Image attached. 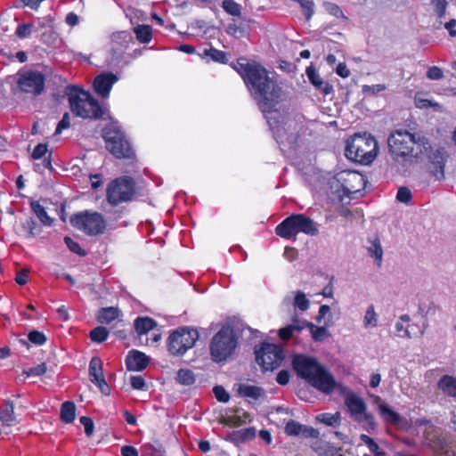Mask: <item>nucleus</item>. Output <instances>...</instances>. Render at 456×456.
Here are the masks:
<instances>
[{
    "label": "nucleus",
    "mask_w": 456,
    "mask_h": 456,
    "mask_svg": "<svg viewBox=\"0 0 456 456\" xmlns=\"http://www.w3.org/2000/svg\"><path fill=\"white\" fill-rule=\"evenodd\" d=\"M236 70L242 77L263 112L275 110L273 108L281 97L282 90L273 77L260 65L238 61Z\"/></svg>",
    "instance_id": "1"
},
{
    "label": "nucleus",
    "mask_w": 456,
    "mask_h": 456,
    "mask_svg": "<svg viewBox=\"0 0 456 456\" xmlns=\"http://www.w3.org/2000/svg\"><path fill=\"white\" fill-rule=\"evenodd\" d=\"M292 365L300 378L326 395L332 393L338 387L331 373L314 357L304 354L295 355Z\"/></svg>",
    "instance_id": "2"
},
{
    "label": "nucleus",
    "mask_w": 456,
    "mask_h": 456,
    "mask_svg": "<svg viewBox=\"0 0 456 456\" xmlns=\"http://www.w3.org/2000/svg\"><path fill=\"white\" fill-rule=\"evenodd\" d=\"M389 151L394 158L399 161H417L423 151H428V142L423 137L406 130H396L388 137Z\"/></svg>",
    "instance_id": "3"
},
{
    "label": "nucleus",
    "mask_w": 456,
    "mask_h": 456,
    "mask_svg": "<svg viewBox=\"0 0 456 456\" xmlns=\"http://www.w3.org/2000/svg\"><path fill=\"white\" fill-rule=\"evenodd\" d=\"M378 152V142L370 134H354L346 140V157L351 161L368 166L375 160Z\"/></svg>",
    "instance_id": "4"
},
{
    "label": "nucleus",
    "mask_w": 456,
    "mask_h": 456,
    "mask_svg": "<svg viewBox=\"0 0 456 456\" xmlns=\"http://www.w3.org/2000/svg\"><path fill=\"white\" fill-rule=\"evenodd\" d=\"M73 114H106L109 108L100 104L89 92L77 86H67L65 91Z\"/></svg>",
    "instance_id": "5"
},
{
    "label": "nucleus",
    "mask_w": 456,
    "mask_h": 456,
    "mask_svg": "<svg viewBox=\"0 0 456 456\" xmlns=\"http://www.w3.org/2000/svg\"><path fill=\"white\" fill-rule=\"evenodd\" d=\"M275 232L281 238L296 240L298 232L316 236L319 229L310 217L304 214H294L278 224Z\"/></svg>",
    "instance_id": "6"
},
{
    "label": "nucleus",
    "mask_w": 456,
    "mask_h": 456,
    "mask_svg": "<svg viewBox=\"0 0 456 456\" xmlns=\"http://www.w3.org/2000/svg\"><path fill=\"white\" fill-rule=\"evenodd\" d=\"M106 149L118 159H132L134 151L117 122L111 121L102 130Z\"/></svg>",
    "instance_id": "7"
},
{
    "label": "nucleus",
    "mask_w": 456,
    "mask_h": 456,
    "mask_svg": "<svg viewBox=\"0 0 456 456\" xmlns=\"http://www.w3.org/2000/svg\"><path fill=\"white\" fill-rule=\"evenodd\" d=\"M136 197V185L131 176L124 175L112 180L106 189V200L111 206L132 201Z\"/></svg>",
    "instance_id": "8"
},
{
    "label": "nucleus",
    "mask_w": 456,
    "mask_h": 456,
    "mask_svg": "<svg viewBox=\"0 0 456 456\" xmlns=\"http://www.w3.org/2000/svg\"><path fill=\"white\" fill-rule=\"evenodd\" d=\"M342 395L345 405L346 406L351 418L366 427L367 430L376 428V421L374 416L368 412L367 404L364 400L351 390L342 387Z\"/></svg>",
    "instance_id": "9"
},
{
    "label": "nucleus",
    "mask_w": 456,
    "mask_h": 456,
    "mask_svg": "<svg viewBox=\"0 0 456 456\" xmlns=\"http://www.w3.org/2000/svg\"><path fill=\"white\" fill-rule=\"evenodd\" d=\"M73 227L89 236H96L104 233L107 222L102 214L95 211H82L70 217Z\"/></svg>",
    "instance_id": "10"
},
{
    "label": "nucleus",
    "mask_w": 456,
    "mask_h": 456,
    "mask_svg": "<svg viewBox=\"0 0 456 456\" xmlns=\"http://www.w3.org/2000/svg\"><path fill=\"white\" fill-rule=\"evenodd\" d=\"M237 346L234 331L229 327L222 328L212 338L210 354L213 361L219 362L230 357Z\"/></svg>",
    "instance_id": "11"
},
{
    "label": "nucleus",
    "mask_w": 456,
    "mask_h": 456,
    "mask_svg": "<svg viewBox=\"0 0 456 456\" xmlns=\"http://www.w3.org/2000/svg\"><path fill=\"white\" fill-rule=\"evenodd\" d=\"M199 334L196 330L181 328L174 331L168 338V350L172 354H183L189 348H191Z\"/></svg>",
    "instance_id": "12"
},
{
    "label": "nucleus",
    "mask_w": 456,
    "mask_h": 456,
    "mask_svg": "<svg viewBox=\"0 0 456 456\" xmlns=\"http://www.w3.org/2000/svg\"><path fill=\"white\" fill-rule=\"evenodd\" d=\"M255 353L256 362L265 371L278 368L284 358L281 348L274 344L264 343Z\"/></svg>",
    "instance_id": "13"
},
{
    "label": "nucleus",
    "mask_w": 456,
    "mask_h": 456,
    "mask_svg": "<svg viewBox=\"0 0 456 456\" xmlns=\"http://www.w3.org/2000/svg\"><path fill=\"white\" fill-rule=\"evenodd\" d=\"M45 77L37 70H20L18 72L17 86L20 92L39 95L45 89Z\"/></svg>",
    "instance_id": "14"
},
{
    "label": "nucleus",
    "mask_w": 456,
    "mask_h": 456,
    "mask_svg": "<svg viewBox=\"0 0 456 456\" xmlns=\"http://www.w3.org/2000/svg\"><path fill=\"white\" fill-rule=\"evenodd\" d=\"M337 181L341 183L343 194L339 195L341 200L344 196L355 198L357 193L363 190L365 180L362 175L355 171L344 170L336 176Z\"/></svg>",
    "instance_id": "15"
},
{
    "label": "nucleus",
    "mask_w": 456,
    "mask_h": 456,
    "mask_svg": "<svg viewBox=\"0 0 456 456\" xmlns=\"http://www.w3.org/2000/svg\"><path fill=\"white\" fill-rule=\"evenodd\" d=\"M428 150L427 169L431 176L436 181L444 179V167L448 158V153L444 148L431 147L427 144Z\"/></svg>",
    "instance_id": "16"
},
{
    "label": "nucleus",
    "mask_w": 456,
    "mask_h": 456,
    "mask_svg": "<svg viewBox=\"0 0 456 456\" xmlns=\"http://www.w3.org/2000/svg\"><path fill=\"white\" fill-rule=\"evenodd\" d=\"M133 38L127 31L116 32L111 36L110 51L116 58L122 56Z\"/></svg>",
    "instance_id": "17"
},
{
    "label": "nucleus",
    "mask_w": 456,
    "mask_h": 456,
    "mask_svg": "<svg viewBox=\"0 0 456 456\" xmlns=\"http://www.w3.org/2000/svg\"><path fill=\"white\" fill-rule=\"evenodd\" d=\"M118 80L112 73H103L97 76L94 81V88L97 94L107 98L114 83Z\"/></svg>",
    "instance_id": "18"
},
{
    "label": "nucleus",
    "mask_w": 456,
    "mask_h": 456,
    "mask_svg": "<svg viewBox=\"0 0 456 456\" xmlns=\"http://www.w3.org/2000/svg\"><path fill=\"white\" fill-rule=\"evenodd\" d=\"M148 363V356L145 354L137 350L130 351L126 359V365L129 370H142L147 367Z\"/></svg>",
    "instance_id": "19"
},
{
    "label": "nucleus",
    "mask_w": 456,
    "mask_h": 456,
    "mask_svg": "<svg viewBox=\"0 0 456 456\" xmlns=\"http://www.w3.org/2000/svg\"><path fill=\"white\" fill-rule=\"evenodd\" d=\"M47 205L46 200L30 201V208L38 220L45 226H52L54 223V218L49 216Z\"/></svg>",
    "instance_id": "20"
},
{
    "label": "nucleus",
    "mask_w": 456,
    "mask_h": 456,
    "mask_svg": "<svg viewBox=\"0 0 456 456\" xmlns=\"http://www.w3.org/2000/svg\"><path fill=\"white\" fill-rule=\"evenodd\" d=\"M285 433L289 436L303 435L305 437H315L318 435L314 428L303 426L294 420H290L286 424Z\"/></svg>",
    "instance_id": "21"
},
{
    "label": "nucleus",
    "mask_w": 456,
    "mask_h": 456,
    "mask_svg": "<svg viewBox=\"0 0 456 456\" xmlns=\"http://www.w3.org/2000/svg\"><path fill=\"white\" fill-rule=\"evenodd\" d=\"M305 73L313 86H314L318 90L322 92L324 94H329L332 92V86H330L328 82L322 80L314 67H308L306 69Z\"/></svg>",
    "instance_id": "22"
},
{
    "label": "nucleus",
    "mask_w": 456,
    "mask_h": 456,
    "mask_svg": "<svg viewBox=\"0 0 456 456\" xmlns=\"http://www.w3.org/2000/svg\"><path fill=\"white\" fill-rule=\"evenodd\" d=\"M366 249L370 257L374 259L375 264L379 267L383 260V248L380 240L377 236L369 238Z\"/></svg>",
    "instance_id": "23"
},
{
    "label": "nucleus",
    "mask_w": 456,
    "mask_h": 456,
    "mask_svg": "<svg viewBox=\"0 0 456 456\" xmlns=\"http://www.w3.org/2000/svg\"><path fill=\"white\" fill-rule=\"evenodd\" d=\"M438 389L443 395L449 397H456V377L444 375L437 382Z\"/></svg>",
    "instance_id": "24"
},
{
    "label": "nucleus",
    "mask_w": 456,
    "mask_h": 456,
    "mask_svg": "<svg viewBox=\"0 0 456 456\" xmlns=\"http://www.w3.org/2000/svg\"><path fill=\"white\" fill-rule=\"evenodd\" d=\"M0 420L4 426L8 427L18 424L12 403H6L0 407Z\"/></svg>",
    "instance_id": "25"
},
{
    "label": "nucleus",
    "mask_w": 456,
    "mask_h": 456,
    "mask_svg": "<svg viewBox=\"0 0 456 456\" xmlns=\"http://www.w3.org/2000/svg\"><path fill=\"white\" fill-rule=\"evenodd\" d=\"M305 328H309L313 339L316 342H323L330 337V332L325 327H319L312 322L302 320Z\"/></svg>",
    "instance_id": "26"
},
{
    "label": "nucleus",
    "mask_w": 456,
    "mask_h": 456,
    "mask_svg": "<svg viewBox=\"0 0 456 456\" xmlns=\"http://www.w3.org/2000/svg\"><path fill=\"white\" fill-rule=\"evenodd\" d=\"M304 330V324L300 320H293V323L284 328L280 329L279 337L282 340H288L294 337L296 333H299Z\"/></svg>",
    "instance_id": "27"
},
{
    "label": "nucleus",
    "mask_w": 456,
    "mask_h": 456,
    "mask_svg": "<svg viewBox=\"0 0 456 456\" xmlns=\"http://www.w3.org/2000/svg\"><path fill=\"white\" fill-rule=\"evenodd\" d=\"M238 393L243 397L257 400L264 395V390L256 386L240 384L238 388Z\"/></svg>",
    "instance_id": "28"
},
{
    "label": "nucleus",
    "mask_w": 456,
    "mask_h": 456,
    "mask_svg": "<svg viewBox=\"0 0 456 456\" xmlns=\"http://www.w3.org/2000/svg\"><path fill=\"white\" fill-rule=\"evenodd\" d=\"M61 419L67 424L72 423L76 418V405L71 401L64 402L61 407Z\"/></svg>",
    "instance_id": "29"
},
{
    "label": "nucleus",
    "mask_w": 456,
    "mask_h": 456,
    "mask_svg": "<svg viewBox=\"0 0 456 456\" xmlns=\"http://www.w3.org/2000/svg\"><path fill=\"white\" fill-rule=\"evenodd\" d=\"M54 17L51 15H47L42 18H39L37 20V28L42 30V37H44V41L46 42L45 37L46 36H51L53 33L54 27Z\"/></svg>",
    "instance_id": "30"
},
{
    "label": "nucleus",
    "mask_w": 456,
    "mask_h": 456,
    "mask_svg": "<svg viewBox=\"0 0 456 456\" xmlns=\"http://www.w3.org/2000/svg\"><path fill=\"white\" fill-rule=\"evenodd\" d=\"M89 377L91 382H94L103 377L102 362L100 358L93 357L89 363Z\"/></svg>",
    "instance_id": "31"
},
{
    "label": "nucleus",
    "mask_w": 456,
    "mask_h": 456,
    "mask_svg": "<svg viewBox=\"0 0 456 456\" xmlns=\"http://www.w3.org/2000/svg\"><path fill=\"white\" fill-rule=\"evenodd\" d=\"M410 322V316L408 314L402 315L399 321L395 323V330L397 336L400 338H411L412 337L411 332L409 330L408 322Z\"/></svg>",
    "instance_id": "32"
},
{
    "label": "nucleus",
    "mask_w": 456,
    "mask_h": 456,
    "mask_svg": "<svg viewBox=\"0 0 456 456\" xmlns=\"http://www.w3.org/2000/svg\"><path fill=\"white\" fill-rule=\"evenodd\" d=\"M379 411L382 418L391 424H397L400 421V415L393 411L388 405L380 403Z\"/></svg>",
    "instance_id": "33"
},
{
    "label": "nucleus",
    "mask_w": 456,
    "mask_h": 456,
    "mask_svg": "<svg viewBox=\"0 0 456 456\" xmlns=\"http://www.w3.org/2000/svg\"><path fill=\"white\" fill-rule=\"evenodd\" d=\"M156 326V322L149 317L137 318L134 322L135 330L139 334H145Z\"/></svg>",
    "instance_id": "34"
},
{
    "label": "nucleus",
    "mask_w": 456,
    "mask_h": 456,
    "mask_svg": "<svg viewBox=\"0 0 456 456\" xmlns=\"http://www.w3.org/2000/svg\"><path fill=\"white\" fill-rule=\"evenodd\" d=\"M414 102L416 107L421 110H427L430 108L435 112H442L444 110L443 107L439 103L429 99L422 98L419 95L415 97Z\"/></svg>",
    "instance_id": "35"
},
{
    "label": "nucleus",
    "mask_w": 456,
    "mask_h": 456,
    "mask_svg": "<svg viewBox=\"0 0 456 456\" xmlns=\"http://www.w3.org/2000/svg\"><path fill=\"white\" fill-rule=\"evenodd\" d=\"M432 4L436 13V22L434 24V26L436 28H440L442 27L443 19L445 17V8L447 3L445 0H433Z\"/></svg>",
    "instance_id": "36"
},
{
    "label": "nucleus",
    "mask_w": 456,
    "mask_h": 456,
    "mask_svg": "<svg viewBox=\"0 0 456 456\" xmlns=\"http://www.w3.org/2000/svg\"><path fill=\"white\" fill-rule=\"evenodd\" d=\"M378 314L375 311L374 305H370L366 309L365 314L363 316V327L365 329L375 328L378 326Z\"/></svg>",
    "instance_id": "37"
},
{
    "label": "nucleus",
    "mask_w": 456,
    "mask_h": 456,
    "mask_svg": "<svg viewBox=\"0 0 456 456\" xmlns=\"http://www.w3.org/2000/svg\"><path fill=\"white\" fill-rule=\"evenodd\" d=\"M202 57H208L212 61L220 62V63H226L227 58L224 52L217 50L214 47L206 48L203 50V53L200 54Z\"/></svg>",
    "instance_id": "38"
},
{
    "label": "nucleus",
    "mask_w": 456,
    "mask_h": 456,
    "mask_svg": "<svg viewBox=\"0 0 456 456\" xmlns=\"http://www.w3.org/2000/svg\"><path fill=\"white\" fill-rule=\"evenodd\" d=\"M134 32L141 43H149L151 40V28L148 25H138L134 28Z\"/></svg>",
    "instance_id": "39"
},
{
    "label": "nucleus",
    "mask_w": 456,
    "mask_h": 456,
    "mask_svg": "<svg viewBox=\"0 0 456 456\" xmlns=\"http://www.w3.org/2000/svg\"><path fill=\"white\" fill-rule=\"evenodd\" d=\"M118 315V311L115 307L102 308L98 314V320L101 323H110Z\"/></svg>",
    "instance_id": "40"
},
{
    "label": "nucleus",
    "mask_w": 456,
    "mask_h": 456,
    "mask_svg": "<svg viewBox=\"0 0 456 456\" xmlns=\"http://www.w3.org/2000/svg\"><path fill=\"white\" fill-rule=\"evenodd\" d=\"M176 381L183 386H190L195 382V375L189 369H181L177 372Z\"/></svg>",
    "instance_id": "41"
},
{
    "label": "nucleus",
    "mask_w": 456,
    "mask_h": 456,
    "mask_svg": "<svg viewBox=\"0 0 456 456\" xmlns=\"http://www.w3.org/2000/svg\"><path fill=\"white\" fill-rule=\"evenodd\" d=\"M295 297L293 305L295 308L301 312H305L309 308L310 301L307 299L305 294L300 290L294 292Z\"/></svg>",
    "instance_id": "42"
},
{
    "label": "nucleus",
    "mask_w": 456,
    "mask_h": 456,
    "mask_svg": "<svg viewBox=\"0 0 456 456\" xmlns=\"http://www.w3.org/2000/svg\"><path fill=\"white\" fill-rule=\"evenodd\" d=\"M360 439L369 448V450L373 452L376 456H383L385 454L384 451H382L378 444L370 438L367 435H361Z\"/></svg>",
    "instance_id": "43"
},
{
    "label": "nucleus",
    "mask_w": 456,
    "mask_h": 456,
    "mask_svg": "<svg viewBox=\"0 0 456 456\" xmlns=\"http://www.w3.org/2000/svg\"><path fill=\"white\" fill-rule=\"evenodd\" d=\"M108 330L104 327H96L90 331V338L93 342L102 343L108 338Z\"/></svg>",
    "instance_id": "44"
},
{
    "label": "nucleus",
    "mask_w": 456,
    "mask_h": 456,
    "mask_svg": "<svg viewBox=\"0 0 456 456\" xmlns=\"http://www.w3.org/2000/svg\"><path fill=\"white\" fill-rule=\"evenodd\" d=\"M318 419L328 426H336L340 421V414L339 412L335 414L322 413L318 416Z\"/></svg>",
    "instance_id": "45"
},
{
    "label": "nucleus",
    "mask_w": 456,
    "mask_h": 456,
    "mask_svg": "<svg viewBox=\"0 0 456 456\" xmlns=\"http://www.w3.org/2000/svg\"><path fill=\"white\" fill-rule=\"evenodd\" d=\"M324 8L328 13L336 17L337 19H341V20L346 19V16L344 15L343 11L340 9V7L334 3H325Z\"/></svg>",
    "instance_id": "46"
},
{
    "label": "nucleus",
    "mask_w": 456,
    "mask_h": 456,
    "mask_svg": "<svg viewBox=\"0 0 456 456\" xmlns=\"http://www.w3.org/2000/svg\"><path fill=\"white\" fill-rule=\"evenodd\" d=\"M223 8L230 14L239 16L240 14V6L233 0H224Z\"/></svg>",
    "instance_id": "47"
},
{
    "label": "nucleus",
    "mask_w": 456,
    "mask_h": 456,
    "mask_svg": "<svg viewBox=\"0 0 456 456\" xmlns=\"http://www.w3.org/2000/svg\"><path fill=\"white\" fill-rule=\"evenodd\" d=\"M29 342L37 346H41L46 341V338L43 332L33 330L28 334Z\"/></svg>",
    "instance_id": "48"
},
{
    "label": "nucleus",
    "mask_w": 456,
    "mask_h": 456,
    "mask_svg": "<svg viewBox=\"0 0 456 456\" xmlns=\"http://www.w3.org/2000/svg\"><path fill=\"white\" fill-rule=\"evenodd\" d=\"M45 0H19V4L15 5L16 8L28 7L30 10L37 11L41 3Z\"/></svg>",
    "instance_id": "49"
},
{
    "label": "nucleus",
    "mask_w": 456,
    "mask_h": 456,
    "mask_svg": "<svg viewBox=\"0 0 456 456\" xmlns=\"http://www.w3.org/2000/svg\"><path fill=\"white\" fill-rule=\"evenodd\" d=\"M64 241L71 252L76 253L79 256L86 255V252L80 248L79 244L77 241L73 240L71 238L65 237Z\"/></svg>",
    "instance_id": "50"
},
{
    "label": "nucleus",
    "mask_w": 456,
    "mask_h": 456,
    "mask_svg": "<svg viewBox=\"0 0 456 456\" xmlns=\"http://www.w3.org/2000/svg\"><path fill=\"white\" fill-rule=\"evenodd\" d=\"M33 27L34 26L32 24H28H28L27 23L20 24L16 28V35L20 38L28 37L30 36Z\"/></svg>",
    "instance_id": "51"
},
{
    "label": "nucleus",
    "mask_w": 456,
    "mask_h": 456,
    "mask_svg": "<svg viewBox=\"0 0 456 456\" xmlns=\"http://www.w3.org/2000/svg\"><path fill=\"white\" fill-rule=\"evenodd\" d=\"M216 398L222 403H227L230 399L229 394L223 387L216 386L213 388Z\"/></svg>",
    "instance_id": "52"
},
{
    "label": "nucleus",
    "mask_w": 456,
    "mask_h": 456,
    "mask_svg": "<svg viewBox=\"0 0 456 456\" xmlns=\"http://www.w3.org/2000/svg\"><path fill=\"white\" fill-rule=\"evenodd\" d=\"M443 77H444V72L437 66L430 67L427 72V77L430 80H439V79L443 78Z\"/></svg>",
    "instance_id": "53"
},
{
    "label": "nucleus",
    "mask_w": 456,
    "mask_h": 456,
    "mask_svg": "<svg viewBox=\"0 0 456 456\" xmlns=\"http://www.w3.org/2000/svg\"><path fill=\"white\" fill-rule=\"evenodd\" d=\"M396 199L403 203H408L411 199V192L406 187H402L398 190Z\"/></svg>",
    "instance_id": "54"
},
{
    "label": "nucleus",
    "mask_w": 456,
    "mask_h": 456,
    "mask_svg": "<svg viewBox=\"0 0 456 456\" xmlns=\"http://www.w3.org/2000/svg\"><path fill=\"white\" fill-rule=\"evenodd\" d=\"M386 89L385 85H373V86H363L362 92L365 94H377Z\"/></svg>",
    "instance_id": "55"
},
{
    "label": "nucleus",
    "mask_w": 456,
    "mask_h": 456,
    "mask_svg": "<svg viewBox=\"0 0 456 456\" xmlns=\"http://www.w3.org/2000/svg\"><path fill=\"white\" fill-rule=\"evenodd\" d=\"M47 152V145L45 143H39L36 146L32 152V158L34 159H39L43 158Z\"/></svg>",
    "instance_id": "56"
},
{
    "label": "nucleus",
    "mask_w": 456,
    "mask_h": 456,
    "mask_svg": "<svg viewBox=\"0 0 456 456\" xmlns=\"http://www.w3.org/2000/svg\"><path fill=\"white\" fill-rule=\"evenodd\" d=\"M131 386L137 390H144L146 387L145 381L142 376H132Z\"/></svg>",
    "instance_id": "57"
},
{
    "label": "nucleus",
    "mask_w": 456,
    "mask_h": 456,
    "mask_svg": "<svg viewBox=\"0 0 456 456\" xmlns=\"http://www.w3.org/2000/svg\"><path fill=\"white\" fill-rule=\"evenodd\" d=\"M81 424L85 427V432L87 436H90L94 431V423L93 420L88 417H81L80 418Z\"/></svg>",
    "instance_id": "58"
},
{
    "label": "nucleus",
    "mask_w": 456,
    "mask_h": 456,
    "mask_svg": "<svg viewBox=\"0 0 456 456\" xmlns=\"http://www.w3.org/2000/svg\"><path fill=\"white\" fill-rule=\"evenodd\" d=\"M455 25H456L455 19H450L448 20H446L445 17H444V19H443L442 26H444L449 31V34L451 37L456 36V30L454 29Z\"/></svg>",
    "instance_id": "59"
},
{
    "label": "nucleus",
    "mask_w": 456,
    "mask_h": 456,
    "mask_svg": "<svg viewBox=\"0 0 456 456\" xmlns=\"http://www.w3.org/2000/svg\"><path fill=\"white\" fill-rule=\"evenodd\" d=\"M45 370H46L45 365V364H39V365H37L36 367L30 368L28 370H26L25 374L28 377H30V376H40V375L44 374L45 372Z\"/></svg>",
    "instance_id": "60"
},
{
    "label": "nucleus",
    "mask_w": 456,
    "mask_h": 456,
    "mask_svg": "<svg viewBox=\"0 0 456 456\" xmlns=\"http://www.w3.org/2000/svg\"><path fill=\"white\" fill-rule=\"evenodd\" d=\"M95 384L103 395L110 394V387L104 379V376L93 382Z\"/></svg>",
    "instance_id": "61"
},
{
    "label": "nucleus",
    "mask_w": 456,
    "mask_h": 456,
    "mask_svg": "<svg viewBox=\"0 0 456 456\" xmlns=\"http://www.w3.org/2000/svg\"><path fill=\"white\" fill-rule=\"evenodd\" d=\"M289 374L287 370H281L278 375H277V378H276V381L280 384V385H286L289 383Z\"/></svg>",
    "instance_id": "62"
},
{
    "label": "nucleus",
    "mask_w": 456,
    "mask_h": 456,
    "mask_svg": "<svg viewBox=\"0 0 456 456\" xmlns=\"http://www.w3.org/2000/svg\"><path fill=\"white\" fill-rule=\"evenodd\" d=\"M28 272L26 270L20 271L16 274L15 281L19 285H24L28 281Z\"/></svg>",
    "instance_id": "63"
},
{
    "label": "nucleus",
    "mask_w": 456,
    "mask_h": 456,
    "mask_svg": "<svg viewBox=\"0 0 456 456\" xmlns=\"http://www.w3.org/2000/svg\"><path fill=\"white\" fill-rule=\"evenodd\" d=\"M122 456H138L137 450L133 446H123L121 448Z\"/></svg>",
    "instance_id": "64"
}]
</instances>
